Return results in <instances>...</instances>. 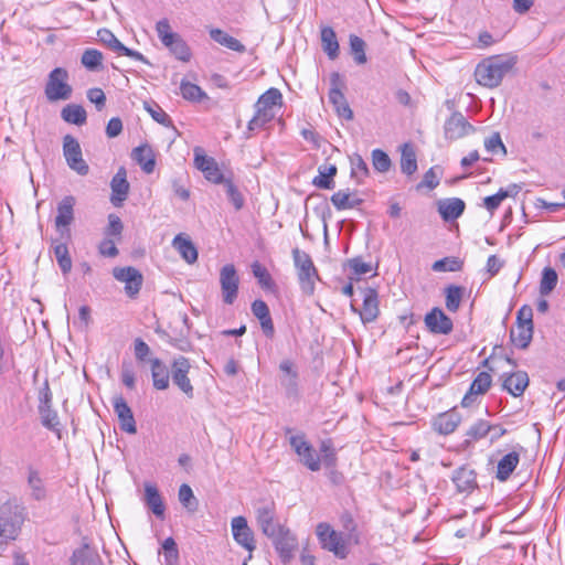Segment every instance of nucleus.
I'll use <instances>...</instances> for the list:
<instances>
[{
    "label": "nucleus",
    "mask_w": 565,
    "mask_h": 565,
    "mask_svg": "<svg viewBox=\"0 0 565 565\" xmlns=\"http://www.w3.org/2000/svg\"><path fill=\"white\" fill-rule=\"evenodd\" d=\"M516 64L512 54L493 55L483 58L475 70L476 82L487 88L498 87Z\"/></svg>",
    "instance_id": "nucleus-1"
},
{
    "label": "nucleus",
    "mask_w": 565,
    "mask_h": 565,
    "mask_svg": "<svg viewBox=\"0 0 565 565\" xmlns=\"http://www.w3.org/2000/svg\"><path fill=\"white\" fill-rule=\"evenodd\" d=\"M282 104V95L278 88L271 87L262 94L255 104V115L248 121L247 130L255 131L264 128L275 118V107Z\"/></svg>",
    "instance_id": "nucleus-2"
},
{
    "label": "nucleus",
    "mask_w": 565,
    "mask_h": 565,
    "mask_svg": "<svg viewBox=\"0 0 565 565\" xmlns=\"http://www.w3.org/2000/svg\"><path fill=\"white\" fill-rule=\"evenodd\" d=\"M24 521L22 510L10 503L0 507V555L4 553L10 541H14Z\"/></svg>",
    "instance_id": "nucleus-3"
},
{
    "label": "nucleus",
    "mask_w": 565,
    "mask_h": 565,
    "mask_svg": "<svg viewBox=\"0 0 565 565\" xmlns=\"http://www.w3.org/2000/svg\"><path fill=\"white\" fill-rule=\"evenodd\" d=\"M316 535L321 547L337 557L345 558L349 554V535L335 531L329 523H318Z\"/></svg>",
    "instance_id": "nucleus-4"
},
{
    "label": "nucleus",
    "mask_w": 565,
    "mask_h": 565,
    "mask_svg": "<svg viewBox=\"0 0 565 565\" xmlns=\"http://www.w3.org/2000/svg\"><path fill=\"white\" fill-rule=\"evenodd\" d=\"M156 31L161 43L169 49L175 58L188 62L191 58V50L185 41L172 31L167 19H162L156 23Z\"/></svg>",
    "instance_id": "nucleus-5"
},
{
    "label": "nucleus",
    "mask_w": 565,
    "mask_h": 565,
    "mask_svg": "<svg viewBox=\"0 0 565 565\" xmlns=\"http://www.w3.org/2000/svg\"><path fill=\"white\" fill-rule=\"evenodd\" d=\"M70 75L67 70L56 67L47 76L44 88L45 97L49 102L67 100L71 98L73 88L68 84Z\"/></svg>",
    "instance_id": "nucleus-6"
},
{
    "label": "nucleus",
    "mask_w": 565,
    "mask_h": 565,
    "mask_svg": "<svg viewBox=\"0 0 565 565\" xmlns=\"http://www.w3.org/2000/svg\"><path fill=\"white\" fill-rule=\"evenodd\" d=\"M292 256L301 291L307 296L313 295L318 273L310 256L298 248L292 250Z\"/></svg>",
    "instance_id": "nucleus-7"
},
{
    "label": "nucleus",
    "mask_w": 565,
    "mask_h": 565,
    "mask_svg": "<svg viewBox=\"0 0 565 565\" xmlns=\"http://www.w3.org/2000/svg\"><path fill=\"white\" fill-rule=\"evenodd\" d=\"M256 522L260 531L268 539L277 536L285 526L276 518V508L274 502H260L255 509Z\"/></svg>",
    "instance_id": "nucleus-8"
},
{
    "label": "nucleus",
    "mask_w": 565,
    "mask_h": 565,
    "mask_svg": "<svg viewBox=\"0 0 565 565\" xmlns=\"http://www.w3.org/2000/svg\"><path fill=\"white\" fill-rule=\"evenodd\" d=\"M344 87L345 83L342 76L338 72L331 73L329 100L340 117L351 120L353 118V111L351 110L343 94Z\"/></svg>",
    "instance_id": "nucleus-9"
},
{
    "label": "nucleus",
    "mask_w": 565,
    "mask_h": 565,
    "mask_svg": "<svg viewBox=\"0 0 565 565\" xmlns=\"http://www.w3.org/2000/svg\"><path fill=\"white\" fill-rule=\"evenodd\" d=\"M63 156L70 169L77 174L86 175L89 172V167L83 159L81 145L72 135L63 138Z\"/></svg>",
    "instance_id": "nucleus-10"
},
{
    "label": "nucleus",
    "mask_w": 565,
    "mask_h": 565,
    "mask_svg": "<svg viewBox=\"0 0 565 565\" xmlns=\"http://www.w3.org/2000/svg\"><path fill=\"white\" fill-rule=\"evenodd\" d=\"M290 445L296 454L299 456L300 461L311 471H318L321 468L320 455L315 448L306 440L303 435L290 437Z\"/></svg>",
    "instance_id": "nucleus-11"
},
{
    "label": "nucleus",
    "mask_w": 565,
    "mask_h": 565,
    "mask_svg": "<svg viewBox=\"0 0 565 565\" xmlns=\"http://www.w3.org/2000/svg\"><path fill=\"white\" fill-rule=\"evenodd\" d=\"M191 363L189 359L182 355L175 358L171 363V379L173 384L189 398H192L194 388L189 377Z\"/></svg>",
    "instance_id": "nucleus-12"
},
{
    "label": "nucleus",
    "mask_w": 565,
    "mask_h": 565,
    "mask_svg": "<svg viewBox=\"0 0 565 565\" xmlns=\"http://www.w3.org/2000/svg\"><path fill=\"white\" fill-rule=\"evenodd\" d=\"M194 167L200 170L204 178L215 184L225 183L224 178L216 161L204 153L200 147L194 148Z\"/></svg>",
    "instance_id": "nucleus-13"
},
{
    "label": "nucleus",
    "mask_w": 565,
    "mask_h": 565,
    "mask_svg": "<svg viewBox=\"0 0 565 565\" xmlns=\"http://www.w3.org/2000/svg\"><path fill=\"white\" fill-rule=\"evenodd\" d=\"M220 285L222 299L226 305H232L237 298L239 278L232 264L223 266L220 270Z\"/></svg>",
    "instance_id": "nucleus-14"
},
{
    "label": "nucleus",
    "mask_w": 565,
    "mask_h": 565,
    "mask_svg": "<svg viewBox=\"0 0 565 565\" xmlns=\"http://www.w3.org/2000/svg\"><path fill=\"white\" fill-rule=\"evenodd\" d=\"M97 38L100 43H103L105 46H107L109 50L117 53L118 55L131 57L147 65L150 64L148 58L140 52L125 46L110 30L99 29L97 31Z\"/></svg>",
    "instance_id": "nucleus-15"
},
{
    "label": "nucleus",
    "mask_w": 565,
    "mask_h": 565,
    "mask_svg": "<svg viewBox=\"0 0 565 565\" xmlns=\"http://www.w3.org/2000/svg\"><path fill=\"white\" fill-rule=\"evenodd\" d=\"M113 276L116 280L125 284V291L130 298H135L142 286V274L135 267H115Z\"/></svg>",
    "instance_id": "nucleus-16"
},
{
    "label": "nucleus",
    "mask_w": 565,
    "mask_h": 565,
    "mask_svg": "<svg viewBox=\"0 0 565 565\" xmlns=\"http://www.w3.org/2000/svg\"><path fill=\"white\" fill-rule=\"evenodd\" d=\"M231 530L233 539L238 545L244 547L249 553L248 559H250V553L255 550L256 543L254 539V533L252 529L248 526L246 518H233L231 521Z\"/></svg>",
    "instance_id": "nucleus-17"
},
{
    "label": "nucleus",
    "mask_w": 565,
    "mask_h": 565,
    "mask_svg": "<svg viewBox=\"0 0 565 565\" xmlns=\"http://www.w3.org/2000/svg\"><path fill=\"white\" fill-rule=\"evenodd\" d=\"M280 556L282 563L291 562L294 554L298 547V540L294 533L288 527H284L279 531L277 536L269 537Z\"/></svg>",
    "instance_id": "nucleus-18"
},
{
    "label": "nucleus",
    "mask_w": 565,
    "mask_h": 565,
    "mask_svg": "<svg viewBox=\"0 0 565 565\" xmlns=\"http://www.w3.org/2000/svg\"><path fill=\"white\" fill-rule=\"evenodd\" d=\"M425 326L430 333L449 334L454 329L452 320L438 307L426 313Z\"/></svg>",
    "instance_id": "nucleus-19"
},
{
    "label": "nucleus",
    "mask_w": 565,
    "mask_h": 565,
    "mask_svg": "<svg viewBox=\"0 0 565 565\" xmlns=\"http://www.w3.org/2000/svg\"><path fill=\"white\" fill-rule=\"evenodd\" d=\"M471 126L461 113H454L445 122V137L449 140H457L473 132Z\"/></svg>",
    "instance_id": "nucleus-20"
},
{
    "label": "nucleus",
    "mask_w": 565,
    "mask_h": 565,
    "mask_svg": "<svg viewBox=\"0 0 565 565\" xmlns=\"http://www.w3.org/2000/svg\"><path fill=\"white\" fill-rule=\"evenodd\" d=\"M75 198L67 195L62 199L57 205V215L55 217L56 230L62 234L70 235V225L74 221Z\"/></svg>",
    "instance_id": "nucleus-21"
},
{
    "label": "nucleus",
    "mask_w": 565,
    "mask_h": 565,
    "mask_svg": "<svg viewBox=\"0 0 565 565\" xmlns=\"http://www.w3.org/2000/svg\"><path fill=\"white\" fill-rule=\"evenodd\" d=\"M114 412L118 417L120 429L128 434H136V420L131 408L122 396H115L113 398Z\"/></svg>",
    "instance_id": "nucleus-22"
},
{
    "label": "nucleus",
    "mask_w": 565,
    "mask_h": 565,
    "mask_svg": "<svg viewBox=\"0 0 565 565\" xmlns=\"http://www.w3.org/2000/svg\"><path fill=\"white\" fill-rule=\"evenodd\" d=\"M462 418L456 409L440 413L433 418V429L439 435L452 434L461 423Z\"/></svg>",
    "instance_id": "nucleus-23"
},
{
    "label": "nucleus",
    "mask_w": 565,
    "mask_h": 565,
    "mask_svg": "<svg viewBox=\"0 0 565 565\" xmlns=\"http://www.w3.org/2000/svg\"><path fill=\"white\" fill-rule=\"evenodd\" d=\"M111 198L110 201L115 206H120L127 199L129 192V183L127 181V172L124 167L119 168L110 182Z\"/></svg>",
    "instance_id": "nucleus-24"
},
{
    "label": "nucleus",
    "mask_w": 565,
    "mask_h": 565,
    "mask_svg": "<svg viewBox=\"0 0 565 565\" xmlns=\"http://www.w3.org/2000/svg\"><path fill=\"white\" fill-rule=\"evenodd\" d=\"M363 307L359 311L363 323L374 321L379 315L377 292L372 288L362 290Z\"/></svg>",
    "instance_id": "nucleus-25"
},
{
    "label": "nucleus",
    "mask_w": 565,
    "mask_h": 565,
    "mask_svg": "<svg viewBox=\"0 0 565 565\" xmlns=\"http://www.w3.org/2000/svg\"><path fill=\"white\" fill-rule=\"evenodd\" d=\"M529 386V375L524 371H516L503 377L502 387L512 396H521Z\"/></svg>",
    "instance_id": "nucleus-26"
},
{
    "label": "nucleus",
    "mask_w": 565,
    "mask_h": 565,
    "mask_svg": "<svg viewBox=\"0 0 565 565\" xmlns=\"http://www.w3.org/2000/svg\"><path fill=\"white\" fill-rule=\"evenodd\" d=\"M151 366V377L153 387L159 391H164L170 384V373L168 366L158 358L149 360Z\"/></svg>",
    "instance_id": "nucleus-27"
},
{
    "label": "nucleus",
    "mask_w": 565,
    "mask_h": 565,
    "mask_svg": "<svg viewBox=\"0 0 565 565\" xmlns=\"http://www.w3.org/2000/svg\"><path fill=\"white\" fill-rule=\"evenodd\" d=\"M145 504L152 511V513L159 518H164V503L162 497L159 493L158 488L152 483H145Z\"/></svg>",
    "instance_id": "nucleus-28"
},
{
    "label": "nucleus",
    "mask_w": 565,
    "mask_h": 565,
    "mask_svg": "<svg viewBox=\"0 0 565 565\" xmlns=\"http://www.w3.org/2000/svg\"><path fill=\"white\" fill-rule=\"evenodd\" d=\"M452 481L460 492H470L477 487L476 473L468 467L455 470Z\"/></svg>",
    "instance_id": "nucleus-29"
},
{
    "label": "nucleus",
    "mask_w": 565,
    "mask_h": 565,
    "mask_svg": "<svg viewBox=\"0 0 565 565\" xmlns=\"http://www.w3.org/2000/svg\"><path fill=\"white\" fill-rule=\"evenodd\" d=\"M465 206V202L461 199H447L438 203V212L445 221H452L463 213Z\"/></svg>",
    "instance_id": "nucleus-30"
},
{
    "label": "nucleus",
    "mask_w": 565,
    "mask_h": 565,
    "mask_svg": "<svg viewBox=\"0 0 565 565\" xmlns=\"http://www.w3.org/2000/svg\"><path fill=\"white\" fill-rule=\"evenodd\" d=\"M172 246L178 250L180 256L188 263L194 264L198 260V249L190 238L178 234L173 241Z\"/></svg>",
    "instance_id": "nucleus-31"
},
{
    "label": "nucleus",
    "mask_w": 565,
    "mask_h": 565,
    "mask_svg": "<svg viewBox=\"0 0 565 565\" xmlns=\"http://www.w3.org/2000/svg\"><path fill=\"white\" fill-rule=\"evenodd\" d=\"M519 461L520 456L516 451H511L504 455L497 466V479L500 481H507L519 465Z\"/></svg>",
    "instance_id": "nucleus-32"
},
{
    "label": "nucleus",
    "mask_w": 565,
    "mask_h": 565,
    "mask_svg": "<svg viewBox=\"0 0 565 565\" xmlns=\"http://www.w3.org/2000/svg\"><path fill=\"white\" fill-rule=\"evenodd\" d=\"M520 189L521 188L518 184H511L507 190L500 189L495 194L483 199V206L490 213H493L500 206L503 200L509 196H515Z\"/></svg>",
    "instance_id": "nucleus-33"
},
{
    "label": "nucleus",
    "mask_w": 565,
    "mask_h": 565,
    "mask_svg": "<svg viewBox=\"0 0 565 565\" xmlns=\"http://www.w3.org/2000/svg\"><path fill=\"white\" fill-rule=\"evenodd\" d=\"M28 487L30 495L36 500L42 501L46 498V488L40 472L33 468L28 471Z\"/></svg>",
    "instance_id": "nucleus-34"
},
{
    "label": "nucleus",
    "mask_w": 565,
    "mask_h": 565,
    "mask_svg": "<svg viewBox=\"0 0 565 565\" xmlns=\"http://www.w3.org/2000/svg\"><path fill=\"white\" fill-rule=\"evenodd\" d=\"M279 370L284 373L280 382L286 388L288 394H294L297 391V371L294 367V363L290 360H282L279 364Z\"/></svg>",
    "instance_id": "nucleus-35"
},
{
    "label": "nucleus",
    "mask_w": 565,
    "mask_h": 565,
    "mask_svg": "<svg viewBox=\"0 0 565 565\" xmlns=\"http://www.w3.org/2000/svg\"><path fill=\"white\" fill-rule=\"evenodd\" d=\"M132 158L140 164L141 169L146 173H151L154 169V156L152 149L147 146H139L134 149Z\"/></svg>",
    "instance_id": "nucleus-36"
},
{
    "label": "nucleus",
    "mask_w": 565,
    "mask_h": 565,
    "mask_svg": "<svg viewBox=\"0 0 565 565\" xmlns=\"http://www.w3.org/2000/svg\"><path fill=\"white\" fill-rule=\"evenodd\" d=\"M321 44L330 60H335L339 55V42L335 32L330 26L321 29Z\"/></svg>",
    "instance_id": "nucleus-37"
},
{
    "label": "nucleus",
    "mask_w": 565,
    "mask_h": 565,
    "mask_svg": "<svg viewBox=\"0 0 565 565\" xmlns=\"http://www.w3.org/2000/svg\"><path fill=\"white\" fill-rule=\"evenodd\" d=\"M532 338L533 328L530 326L516 324V327L510 331V339L519 349H526L530 345Z\"/></svg>",
    "instance_id": "nucleus-38"
},
{
    "label": "nucleus",
    "mask_w": 565,
    "mask_h": 565,
    "mask_svg": "<svg viewBox=\"0 0 565 565\" xmlns=\"http://www.w3.org/2000/svg\"><path fill=\"white\" fill-rule=\"evenodd\" d=\"M210 36L216 43H218L232 51L241 52V53L245 51V46L237 39L227 34L226 32L222 31L221 29H212L210 31Z\"/></svg>",
    "instance_id": "nucleus-39"
},
{
    "label": "nucleus",
    "mask_w": 565,
    "mask_h": 565,
    "mask_svg": "<svg viewBox=\"0 0 565 565\" xmlns=\"http://www.w3.org/2000/svg\"><path fill=\"white\" fill-rule=\"evenodd\" d=\"M61 117L68 124L82 126L86 122L87 115L81 105L70 104L62 109Z\"/></svg>",
    "instance_id": "nucleus-40"
},
{
    "label": "nucleus",
    "mask_w": 565,
    "mask_h": 565,
    "mask_svg": "<svg viewBox=\"0 0 565 565\" xmlns=\"http://www.w3.org/2000/svg\"><path fill=\"white\" fill-rule=\"evenodd\" d=\"M331 202L339 211L354 209L361 204V200L353 196L349 191L340 190L331 196Z\"/></svg>",
    "instance_id": "nucleus-41"
},
{
    "label": "nucleus",
    "mask_w": 565,
    "mask_h": 565,
    "mask_svg": "<svg viewBox=\"0 0 565 565\" xmlns=\"http://www.w3.org/2000/svg\"><path fill=\"white\" fill-rule=\"evenodd\" d=\"M401 170L407 175H412L417 170L416 154L413 147L408 143L402 147Z\"/></svg>",
    "instance_id": "nucleus-42"
},
{
    "label": "nucleus",
    "mask_w": 565,
    "mask_h": 565,
    "mask_svg": "<svg viewBox=\"0 0 565 565\" xmlns=\"http://www.w3.org/2000/svg\"><path fill=\"white\" fill-rule=\"evenodd\" d=\"M337 174V167L333 164L319 167V175L313 179V184L319 189H332L333 177Z\"/></svg>",
    "instance_id": "nucleus-43"
},
{
    "label": "nucleus",
    "mask_w": 565,
    "mask_h": 565,
    "mask_svg": "<svg viewBox=\"0 0 565 565\" xmlns=\"http://www.w3.org/2000/svg\"><path fill=\"white\" fill-rule=\"evenodd\" d=\"M492 425L488 420L478 419L473 423L468 430L466 431L467 439L465 440L467 444L472 441L480 440L486 437L488 433L491 431Z\"/></svg>",
    "instance_id": "nucleus-44"
},
{
    "label": "nucleus",
    "mask_w": 565,
    "mask_h": 565,
    "mask_svg": "<svg viewBox=\"0 0 565 565\" xmlns=\"http://www.w3.org/2000/svg\"><path fill=\"white\" fill-rule=\"evenodd\" d=\"M53 252L62 273L68 274L72 269V258L66 244L54 242Z\"/></svg>",
    "instance_id": "nucleus-45"
},
{
    "label": "nucleus",
    "mask_w": 565,
    "mask_h": 565,
    "mask_svg": "<svg viewBox=\"0 0 565 565\" xmlns=\"http://www.w3.org/2000/svg\"><path fill=\"white\" fill-rule=\"evenodd\" d=\"M39 413L44 427L53 431H60L58 416L51 405H39Z\"/></svg>",
    "instance_id": "nucleus-46"
},
{
    "label": "nucleus",
    "mask_w": 565,
    "mask_h": 565,
    "mask_svg": "<svg viewBox=\"0 0 565 565\" xmlns=\"http://www.w3.org/2000/svg\"><path fill=\"white\" fill-rule=\"evenodd\" d=\"M351 177L358 182L362 183L369 175V167L364 159L359 153L350 156Z\"/></svg>",
    "instance_id": "nucleus-47"
},
{
    "label": "nucleus",
    "mask_w": 565,
    "mask_h": 565,
    "mask_svg": "<svg viewBox=\"0 0 565 565\" xmlns=\"http://www.w3.org/2000/svg\"><path fill=\"white\" fill-rule=\"evenodd\" d=\"M103 53L96 49H86L81 57V63L88 71L95 72L102 68Z\"/></svg>",
    "instance_id": "nucleus-48"
},
{
    "label": "nucleus",
    "mask_w": 565,
    "mask_h": 565,
    "mask_svg": "<svg viewBox=\"0 0 565 565\" xmlns=\"http://www.w3.org/2000/svg\"><path fill=\"white\" fill-rule=\"evenodd\" d=\"M97 555L88 545H84L73 553L72 565H96Z\"/></svg>",
    "instance_id": "nucleus-49"
},
{
    "label": "nucleus",
    "mask_w": 565,
    "mask_h": 565,
    "mask_svg": "<svg viewBox=\"0 0 565 565\" xmlns=\"http://www.w3.org/2000/svg\"><path fill=\"white\" fill-rule=\"evenodd\" d=\"M446 294V308L450 312H456L461 303L463 288L455 285H450L445 289Z\"/></svg>",
    "instance_id": "nucleus-50"
},
{
    "label": "nucleus",
    "mask_w": 565,
    "mask_h": 565,
    "mask_svg": "<svg viewBox=\"0 0 565 565\" xmlns=\"http://www.w3.org/2000/svg\"><path fill=\"white\" fill-rule=\"evenodd\" d=\"M557 285V274L552 267H545L542 273L540 284V294L542 296L550 295Z\"/></svg>",
    "instance_id": "nucleus-51"
},
{
    "label": "nucleus",
    "mask_w": 565,
    "mask_h": 565,
    "mask_svg": "<svg viewBox=\"0 0 565 565\" xmlns=\"http://www.w3.org/2000/svg\"><path fill=\"white\" fill-rule=\"evenodd\" d=\"M180 90L183 98L191 102H200L206 97V94L200 86L186 81L181 82Z\"/></svg>",
    "instance_id": "nucleus-52"
},
{
    "label": "nucleus",
    "mask_w": 565,
    "mask_h": 565,
    "mask_svg": "<svg viewBox=\"0 0 565 565\" xmlns=\"http://www.w3.org/2000/svg\"><path fill=\"white\" fill-rule=\"evenodd\" d=\"M179 501L189 511L195 512L198 510V500L195 499L190 486L183 483L179 488Z\"/></svg>",
    "instance_id": "nucleus-53"
},
{
    "label": "nucleus",
    "mask_w": 565,
    "mask_h": 565,
    "mask_svg": "<svg viewBox=\"0 0 565 565\" xmlns=\"http://www.w3.org/2000/svg\"><path fill=\"white\" fill-rule=\"evenodd\" d=\"M373 168L381 173L391 169L392 161L386 152L381 149H374L371 153Z\"/></svg>",
    "instance_id": "nucleus-54"
},
{
    "label": "nucleus",
    "mask_w": 565,
    "mask_h": 565,
    "mask_svg": "<svg viewBox=\"0 0 565 565\" xmlns=\"http://www.w3.org/2000/svg\"><path fill=\"white\" fill-rule=\"evenodd\" d=\"M143 107L151 116V118L158 124H161L167 127L171 125V119L169 115L158 104L145 102Z\"/></svg>",
    "instance_id": "nucleus-55"
},
{
    "label": "nucleus",
    "mask_w": 565,
    "mask_h": 565,
    "mask_svg": "<svg viewBox=\"0 0 565 565\" xmlns=\"http://www.w3.org/2000/svg\"><path fill=\"white\" fill-rule=\"evenodd\" d=\"M252 271L255 278H257L259 285L265 289H273L275 286L273 278L268 270L262 266L259 263L255 262L252 265Z\"/></svg>",
    "instance_id": "nucleus-56"
},
{
    "label": "nucleus",
    "mask_w": 565,
    "mask_h": 565,
    "mask_svg": "<svg viewBox=\"0 0 565 565\" xmlns=\"http://www.w3.org/2000/svg\"><path fill=\"white\" fill-rule=\"evenodd\" d=\"M350 47L358 64L366 63L365 42L358 35H350Z\"/></svg>",
    "instance_id": "nucleus-57"
},
{
    "label": "nucleus",
    "mask_w": 565,
    "mask_h": 565,
    "mask_svg": "<svg viewBox=\"0 0 565 565\" xmlns=\"http://www.w3.org/2000/svg\"><path fill=\"white\" fill-rule=\"evenodd\" d=\"M491 385V376L488 372H480L470 385L472 394H483Z\"/></svg>",
    "instance_id": "nucleus-58"
},
{
    "label": "nucleus",
    "mask_w": 565,
    "mask_h": 565,
    "mask_svg": "<svg viewBox=\"0 0 565 565\" xmlns=\"http://www.w3.org/2000/svg\"><path fill=\"white\" fill-rule=\"evenodd\" d=\"M486 150L492 154H497L501 152L502 154L507 153L505 146L502 142L501 136L499 132H493L484 140Z\"/></svg>",
    "instance_id": "nucleus-59"
},
{
    "label": "nucleus",
    "mask_w": 565,
    "mask_h": 565,
    "mask_svg": "<svg viewBox=\"0 0 565 565\" xmlns=\"http://www.w3.org/2000/svg\"><path fill=\"white\" fill-rule=\"evenodd\" d=\"M124 230L122 222L116 214L108 215V225L105 228V235L108 238L120 237Z\"/></svg>",
    "instance_id": "nucleus-60"
},
{
    "label": "nucleus",
    "mask_w": 565,
    "mask_h": 565,
    "mask_svg": "<svg viewBox=\"0 0 565 565\" xmlns=\"http://www.w3.org/2000/svg\"><path fill=\"white\" fill-rule=\"evenodd\" d=\"M226 194L228 196V200L234 205L235 210H241L244 206V198L241 194V192L237 190V188L234 185V183L231 180L225 181L224 183Z\"/></svg>",
    "instance_id": "nucleus-61"
},
{
    "label": "nucleus",
    "mask_w": 565,
    "mask_h": 565,
    "mask_svg": "<svg viewBox=\"0 0 565 565\" xmlns=\"http://www.w3.org/2000/svg\"><path fill=\"white\" fill-rule=\"evenodd\" d=\"M461 267V263L457 258H444L433 264L435 271H457Z\"/></svg>",
    "instance_id": "nucleus-62"
},
{
    "label": "nucleus",
    "mask_w": 565,
    "mask_h": 565,
    "mask_svg": "<svg viewBox=\"0 0 565 565\" xmlns=\"http://www.w3.org/2000/svg\"><path fill=\"white\" fill-rule=\"evenodd\" d=\"M516 324L530 326L533 328V310L530 306H522L516 313Z\"/></svg>",
    "instance_id": "nucleus-63"
},
{
    "label": "nucleus",
    "mask_w": 565,
    "mask_h": 565,
    "mask_svg": "<svg viewBox=\"0 0 565 565\" xmlns=\"http://www.w3.org/2000/svg\"><path fill=\"white\" fill-rule=\"evenodd\" d=\"M98 250L103 256L106 257H115L118 255V248L116 247L115 241L108 237L100 242Z\"/></svg>",
    "instance_id": "nucleus-64"
}]
</instances>
